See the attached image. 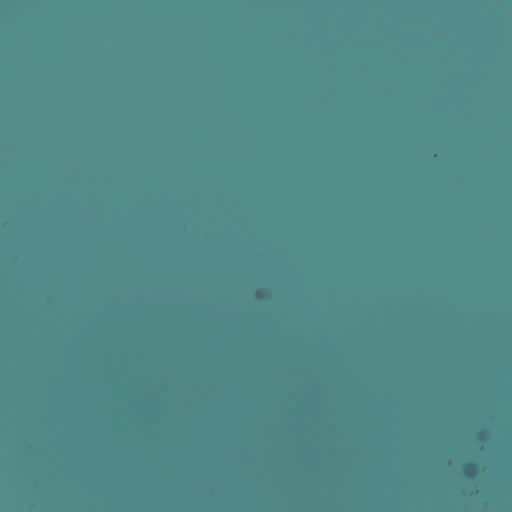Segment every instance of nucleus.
<instances>
[{
    "mask_svg": "<svg viewBox=\"0 0 512 512\" xmlns=\"http://www.w3.org/2000/svg\"><path fill=\"white\" fill-rule=\"evenodd\" d=\"M476 466L472 463H468L465 465L464 467V473L465 475L469 476V477H472L476 474Z\"/></svg>",
    "mask_w": 512,
    "mask_h": 512,
    "instance_id": "f257e3e1",
    "label": "nucleus"
}]
</instances>
